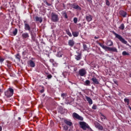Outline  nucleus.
<instances>
[{
    "mask_svg": "<svg viewBox=\"0 0 131 131\" xmlns=\"http://www.w3.org/2000/svg\"><path fill=\"white\" fill-rule=\"evenodd\" d=\"M112 32L115 36V37H116V38H118V39L120 41H121L122 43H124V45H126L128 47H130V46H129V44L127 43V41L125 40V39H124V38H123L122 36L115 33L114 31H113Z\"/></svg>",
    "mask_w": 131,
    "mask_h": 131,
    "instance_id": "nucleus-1",
    "label": "nucleus"
},
{
    "mask_svg": "<svg viewBox=\"0 0 131 131\" xmlns=\"http://www.w3.org/2000/svg\"><path fill=\"white\" fill-rule=\"evenodd\" d=\"M14 95V90L12 88H9L5 92V95L7 98H11Z\"/></svg>",
    "mask_w": 131,
    "mask_h": 131,
    "instance_id": "nucleus-2",
    "label": "nucleus"
},
{
    "mask_svg": "<svg viewBox=\"0 0 131 131\" xmlns=\"http://www.w3.org/2000/svg\"><path fill=\"white\" fill-rule=\"evenodd\" d=\"M79 124L80 125L81 128L83 129L84 130H86L87 128H90V126L88 123L85 122H80Z\"/></svg>",
    "mask_w": 131,
    "mask_h": 131,
    "instance_id": "nucleus-3",
    "label": "nucleus"
},
{
    "mask_svg": "<svg viewBox=\"0 0 131 131\" xmlns=\"http://www.w3.org/2000/svg\"><path fill=\"white\" fill-rule=\"evenodd\" d=\"M51 20L53 22H58L59 21V17L58 15L52 13L51 14Z\"/></svg>",
    "mask_w": 131,
    "mask_h": 131,
    "instance_id": "nucleus-4",
    "label": "nucleus"
},
{
    "mask_svg": "<svg viewBox=\"0 0 131 131\" xmlns=\"http://www.w3.org/2000/svg\"><path fill=\"white\" fill-rule=\"evenodd\" d=\"M78 73L80 76H85L86 75V70L83 68L79 70Z\"/></svg>",
    "mask_w": 131,
    "mask_h": 131,
    "instance_id": "nucleus-5",
    "label": "nucleus"
},
{
    "mask_svg": "<svg viewBox=\"0 0 131 131\" xmlns=\"http://www.w3.org/2000/svg\"><path fill=\"white\" fill-rule=\"evenodd\" d=\"M73 118H76V119H78V120H80L81 121L83 120V117L79 116V115L76 113H73Z\"/></svg>",
    "mask_w": 131,
    "mask_h": 131,
    "instance_id": "nucleus-6",
    "label": "nucleus"
},
{
    "mask_svg": "<svg viewBox=\"0 0 131 131\" xmlns=\"http://www.w3.org/2000/svg\"><path fill=\"white\" fill-rule=\"evenodd\" d=\"M24 25H25V30H28V31H30L31 28H30V26L28 24L27 21L24 20Z\"/></svg>",
    "mask_w": 131,
    "mask_h": 131,
    "instance_id": "nucleus-7",
    "label": "nucleus"
},
{
    "mask_svg": "<svg viewBox=\"0 0 131 131\" xmlns=\"http://www.w3.org/2000/svg\"><path fill=\"white\" fill-rule=\"evenodd\" d=\"M28 65L29 67L34 68V67H35V62L33 61L32 60H30L28 61Z\"/></svg>",
    "mask_w": 131,
    "mask_h": 131,
    "instance_id": "nucleus-8",
    "label": "nucleus"
},
{
    "mask_svg": "<svg viewBox=\"0 0 131 131\" xmlns=\"http://www.w3.org/2000/svg\"><path fill=\"white\" fill-rule=\"evenodd\" d=\"M85 19L88 22H91L92 20H93V17L92 15L89 14L88 15H86Z\"/></svg>",
    "mask_w": 131,
    "mask_h": 131,
    "instance_id": "nucleus-9",
    "label": "nucleus"
},
{
    "mask_svg": "<svg viewBox=\"0 0 131 131\" xmlns=\"http://www.w3.org/2000/svg\"><path fill=\"white\" fill-rule=\"evenodd\" d=\"M75 59L77 60V61H79L81 60V54L80 53H78V55H75Z\"/></svg>",
    "mask_w": 131,
    "mask_h": 131,
    "instance_id": "nucleus-10",
    "label": "nucleus"
},
{
    "mask_svg": "<svg viewBox=\"0 0 131 131\" xmlns=\"http://www.w3.org/2000/svg\"><path fill=\"white\" fill-rule=\"evenodd\" d=\"M120 15H121V16H122L123 18H125V17H126V15H127V13H126V12L123 10H121L120 11Z\"/></svg>",
    "mask_w": 131,
    "mask_h": 131,
    "instance_id": "nucleus-11",
    "label": "nucleus"
},
{
    "mask_svg": "<svg viewBox=\"0 0 131 131\" xmlns=\"http://www.w3.org/2000/svg\"><path fill=\"white\" fill-rule=\"evenodd\" d=\"M97 128H98L99 130H105V128L104 129V127L102 126V125L100 124H98L96 125Z\"/></svg>",
    "mask_w": 131,
    "mask_h": 131,
    "instance_id": "nucleus-12",
    "label": "nucleus"
},
{
    "mask_svg": "<svg viewBox=\"0 0 131 131\" xmlns=\"http://www.w3.org/2000/svg\"><path fill=\"white\" fill-rule=\"evenodd\" d=\"M21 36L24 39L28 38L29 37V34L27 32H25L22 34Z\"/></svg>",
    "mask_w": 131,
    "mask_h": 131,
    "instance_id": "nucleus-13",
    "label": "nucleus"
},
{
    "mask_svg": "<svg viewBox=\"0 0 131 131\" xmlns=\"http://www.w3.org/2000/svg\"><path fill=\"white\" fill-rule=\"evenodd\" d=\"M85 99L88 103L90 104V105L93 104V100H92L91 98L86 96Z\"/></svg>",
    "mask_w": 131,
    "mask_h": 131,
    "instance_id": "nucleus-14",
    "label": "nucleus"
},
{
    "mask_svg": "<svg viewBox=\"0 0 131 131\" xmlns=\"http://www.w3.org/2000/svg\"><path fill=\"white\" fill-rule=\"evenodd\" d=\"M91 80L94 82V84H99V81L96 77H93L91 79Z\"/></svg>",
    "mask_w": 131,
    "mask_h": 131,
    "instance_id": "nucleus-15",
    "label": "nucleus"
},
{
    "mask_svg": "<svg viewBox=\"0 0 131 131\" xmlns=\"http://www.w3.org/2000/svg\"><path fill=\"white\" fill-rule=\"evenodd\" d=\"M73 9H75V10H79L80 11V10H81V8H80V7H79V6H78V5L76 4H74L73 5Z\"/></svg>",
    "mask_w": 131,
    "mask_h": 131,
    "instance_id": "nucleus-16",
    "label": "nucleus"
},
{
    "mask_svg": "<svg viewBox=\"0 0 131 131\" xmlns=\"http://www.w3.org/2000/svg\"><path fill=\"white\" fill-rule=\"evenodd\" d=\"M35 21H36L37 22H40V23H41V22H42V17H39L38 16H36L35 17Z\"/></svg>",
    "mask_w": 131,
    "mask_h": 131,
    "instance_id": "nucleus-17",
    "label": "nucleus"
},
{
    "mask_svg": "<svg viewBox=\"0 0 131 131\" xmlns=\"http://www.w3.org/2000/svg\"><path fill=\"white\" fill-rule=\"evenodd\" d=\"M84 85H86V86H91V81L89 80H86L84 82Z\"/></svg>",
    "mask_w": 131,
    "mask_h": 131,
    "instance_id": "nucleus-18",
    "label": "nucleus"
},
{
    "mask_svg": "<svg viewBox=\"0 0 131 131\" xmlns=\"http://www.w3.org/2000/svg\"><path fill=\"white\" fill-rule=\"evenodd\" d=\"M64 122L66 123V124H67V125H69V126H71V125H72V122L67 120H64Z\"/></svg>",
    "mask_w": 131,
    "mask_h": 131,
    "instance_id": "nucleus-19",
    "label": "nucleus"
},
{
    "mask_svg": "<svg viewBox=\"0 0 131 131\" xmlns=\"http://www.w3.org/2000/svg\"><path fill=\"white\" fill-rule=\"evenodd\" d=\"M106 45L108 46V47H112V46H113V42L111 40H108L106 43Z\"/></svg>",
    "mask_w": 131,
    "mask_h": 131,
    "instance_id": "nucleus-20",
    "label": "nucleus"
},
{
    "mask_svg": "<svg viewBox=\"0 0 131 131\" xmlns=\"http://www.w3.org/2000/svg\"><path fill=\"white\" fill-rule=\"evenodd\" d=\"M68 43L69 45L70 46V47H73V46H74V41H73V40H70Z\"/></svg>",
    "mask_w": 131,
    "mask_h": 131,
    "instance_id": "nucleus-21",
    "label": "nucleus"
},
{
    "mask_svg": "<svg viewBox=\"0 0 131 131\" xmlns=\"http://www.w3.org/2000/svg\"><path fill=\"white\" fill-rule=\"evenodd\" d=\"M72 34L74 37H77L79 35V33H78V32H73Z\"/></svg>",
    "mask_w": 131,
    "mask_h": 131,
    "instance_id": "nucleus-22",
    "label": "nucleus"
},
{
    "mask_svg": "<svg viewBox=\"0 0 131 131\" xmlns=\"http://www.w3.org/2000/svg\"><path fill=\"white\" fill-rule=\"evenodd\" d=\"M56 56H57V57H58L59 58H61V57H62L63 56V52H58Z\"/></svg>",
    "mask_w": 131,
    "mask_h": 131,
    "instance_id": "nucleus-23",
    "label": "nucleus"
},
{
    "mask_svg": "<svg viewBox=\"0 0 131 131\" xmlns=\"http://www.w3.org/2000/svg\"><path fill=\"white\" fill-rule=\"evenodd\" d=\"M66 33L70 36V37H72V34H71V32L69 31V30H66Z\"/></svg>",
    "mask_w": 131,
    "mask_h": 131,
    "instance_id": "nucleus-24",
    "label": "nucleus"
},
{
    "mask_svg": "<svg viewBox=\"0 0 131 131\" xmlns=\"http://www.w3.org/2000/svg\"><path fill=\"white\" fill-rule=\"evenodd\" d=\"M112 52H114L115 53H118L117 49L115 47L112 48Z\"/></svg>",
    "mask_w": 131,
    "mask_h": 131,
    "instance_id": "nucleus-25",
    "label": "nucleus"
},
{
    "mask_svg": "<svg viewBox=\"0 0 131 131\" xmlns=\"http://www.w3.org/2000/svg\"><path fill=\"white\" fill-rule=\"evenodd\" d=\"M119 29H121V30H124V24H122L119 27Z\"/></svg>",
    "mask_w": 131,
    "mask_h": 131,
    "instance_id": "nucleus-26",
    "label": "nucleus"
},
{
    "mask_svg": "<svg viewBox=\"0 0 131 131\" xmlns=\"http://www.w3.org/2000/svg\"><path fill=\"white\" fill-rule=\"evenodd\" d=\"M16 59L20 61V59H21V56H20V54H17L15 55Z\"/></svg>",
    "mask_w": 131,
    "mask_h": 131,
    "instance_id": "nucleus-27",
    "label": "nucleus"
},
{
    "mask_svg": "<svg viewBox=\"0 0 131 131\" xmlns=\"http://www.w3.org/2000/svg\"><path fill=\"white\" fill-rule=\"evenodd\" d=\"M122 55H123V56H128L129 54L127 53L126 51H123L122 53Z\"/></svg>",
    "mask_w": 131,
    "mask_h": 131,
    "instance_id": "nucleus-28",
    "label": "nucleus"
},
{
    "mask_svg": "<svg viewBox=\"0 0 131 131\" xmlns=\"http://www.w3.org/2000/svg\"><path fill=\"white\" fill-rule=\"evenodd\" d=\"M17 32H18V30L17 29H15L14 31H13V35H16Z\"/></svg>",
    "mask_w": 131,
    "mask_h": 131,
    "instance_id": "nucleus-29",
    "label": "nucleus"
},
{
    "mask_svg": "<svg viewBox=\"0 0 131 131\" xmlns=\"http://www.w3.org/2000/svg\"><path fill=\"white\" fill-rule=\"evenodd\" d=\"M62 14L64 16L65 19H67V18H68V16H67V13H66V12H63Z\"/></svg>",
    "mask_w": 131,
    "mask_h": 131,
    "instance_id": "nucleus-30",
    "label": "nucleus"
},
{
    "mask_svg": "<svg viewBox=\"0 0 131 131\" xmlns=\"http://www.w3.org/2000/svg\"><path fill=\"white\" fill-rule=\"evenodd\" d=\"M61 97L63 99H66V97H67V95L66 94L63 93L61 94Z\"/></svg>",
    "mask_w": 131,
    "mask_h": 131,
    "instance_id": "nucleus-31",
    "label": "nucleus"
},
{
    "mask_svg": "<svg viewBox=\"0 0 131 131\" xmlns=\"http://www.w3.org/2000/svg\"><path fill=\"white\" fill-rule=\"evenodd\" d=\"M83 49H84V50L85 51H87L88 50V47H86V45L83 44Z\"/></svg>",
    "mask_w": 131,
    "mask_h": 131,
    "instance_id": "nucleus-32",
    "label": "nucleus"
},
{
    "mask_svg": "<svg viewBox=\"0 0 131 131\" xmlns=\"http://www.w3.org/2000/svg\"><path fill=\"white\" fill-rule=\"evenodd\" d=\"M124 102H125V103H129V99L127 98H125L124 99Z\"/></svg>",
    "mask_w": 131,
    "mask_h": 131,
    "instance_id": "nucleus-33",
    "label": "nucleus"
},
{
    "mask_svg": "<svg viewBox=\"0 0 131 131\" xmlns=\"http://www.w3.org/2000/svg\"><path fill=\"white\" fill-rule=\"evenodd\" d=\"M74 23L76 24V23H77V21H78V19L76 17L74 18L73 19Z\"/></svg>",
    "mask_w": 131,
    "mask_h": 131,
    "instance_id": "nucleus-34",
    "label": "nucleus"
},
{
    "mask_svg": "<svg viewBox=\"0 0 131 131\" xmlns=\"http://www.w3.org/2000/svg\"><path fill=\"white\" fill-rule=\"evenodd\" d=\"M112 48L106 47V50L111 51L112 52Z\"/></svg>",
    "mask_w": 131,
    "mask_h": 131,
    "instance_id": "nucleus-35",
    "label": "nucleus"
},
{
    "mask_svg": "<svg viewBox=\"0 0 131 131\" xmlns=\"http://www.w3.org/2000/svg\"><path fill=\"white\" fill-rule=\"evenodd\" d=\"M5 61V58L3 57H0V63H3Z\"/></svg>",
    "mask_w": 131,
    "mask_h": 131,
    "instance_id": "nucleus-36",
    "label": "nucleus"
},
{
    "mask_svg": "<svg viewBox=\"0 0 131 131\" xmlns=\"http://www.w3.org/2000/svg\"><path fill=\"white\" fill-rule=\"evenodd\" d=\"M106 5L108 6H110V2H109V1L106 0Z\"/></svg>",
    "mask_w": 131,
    "mask_h": 131,
    "instance_id": "nucleus-37",
    "label": "nucleus"
},
{
    "mask_svg": "<svg viewBox=\"0 0 131 131\" xmlns=\"http://www.w3.org/2000/svg\"><path fill=\"white\" fill-rule=\"evenodd\" d=\"M92 109L96 110V109H97V105H96V104H94L92 106Z\"/></svg>",
    "mask_w": 131,
    "mask_h": 131,
    "instance_id": "nucleus-38",
    "label": "nucleus"
},
{
    "mask_svg": "<svg viewBox=\"0 0 131 131\" xmlns=\"http://www.w3.org/2000/svg\"><path fill=\"white\" fill-rule=\"evenodd\" d=\"M101 118L102 120H103V119H106V117L105 116H104L103 115H101Z\"/></svg>",
    "mask_w": 131,
    "mask_h": 131,
    "instance_id": "nucleus-39",
    "label": "nucleus"
},
{
    "mask_svg": "<svg viewBox=\"0 0 131 131\" xmlns=\"http://www.w3.org/2000/svg\"><path fill=\"white\" fill-rule=\"evenodd\" d=\"M32 41H35V37L34 36H32Z\"/></svg>",
    "mask_w": 131,
    "mask_h": 131,
    "instance_id": "nucleus-40",
    "label": "nucleus"
},
{
    "mask_svg": "<svg viewBox=\"0 0 131 131\" xmlns=\"http://www.w3.org/2000/svg\"><path fill=\"white\" fill-rule=\"evenodd\" d=\"M53 65L54 66V67H57L58 66V63L57 62H55V61L53 63Z\"/></svg>",
    "mask_w": 131,
    "mask_h": 131,
    "instance_id": "nucleus-41",
    "label": "nucleus"
},
{
    "mask_svg": "<svg viewBox=\"0 0 131 131\" xmlns=\"http://www.w3.org/2000/svg\"><path fill=\"white\" fill-rule=\"evenodd\" d=\"M47 77H48V79H51L52 77V75H51V74L48 75Z\"/></svg>",
    "mask_w": 131,
    "mask_h": 131,
    "instance_id": "nucleus-42",
    "label": "nucleus"
},
{
    "mask_svg": "<svg viewBox=\"0 0 131 131\" xmlns=\"http://www.w3.org/2000/svg\"><path fill=\"white\" fill-rule=\"evenodd\" d=\"M101 48H102V49H103L104 50H106V48H107V46H104V45H103L102 46H101Z\"/></svg>",
    "mask_w": 131,
    "mask_h": 131,
    "instance_id": "nucleus-43",
    "label": "nucleus"
},
{
    "mask_svg": "<svg viewBox=\"0 0 131 131\" xmlns=\"http://www.w3.org/2000/svg\"><path fill=\"white\" fill-rule=\"evenodd\" d=\"M50 61L51 63H52V64L55 62V60L53 59H51Z\"/></svg>",
    "mask_w": 131,
    "mask_h": 131,
    "instance_id": "nucleus-44",
    "label": "nucleus"
},
{
    "mask_svg": "<svg viewBox=\"0 0 131 131\" xmlns=\"http://www.w3.org/2000/svg\"><path fill=\"white\" fill-rule=\"evenodd\" d=\"M87 1H88L89 3H90V4H91L92 3H93V1H92V0H87Z\"/></svg>",
    "mask_w": 131,
    "mask_h": 131,
    "instance_id": "nucleus-45",
    "label": "nucleus"
},
{
    "mask_svg": "<svg viewBox=\"0 0 131 131\" xmlns=\"http://www.w3.org/2000/svg\"><path fill=\"white\" fill-rule=\"evenodd\" d=\"M40 93H42L45 92V90H43V89H42L41 90H40Z\"/></svg>",
    "mask_w": 131,
    "mask_h": 131,
    "instance_id": "nucleus-46",
    "label": "nucleus"
},
{
    "mask_svg": "<svg viewBox=\"0 0 131 131\" xmlns=\"http://www.w3.org/2000/svg\"><path fill=\"white\" fill-rule=\"evenodd\" d=\"M114 83H115V84H117V81L114 80Z\"/></svg>",
    "mask_w": 131,
    "mask_h": 131,
    "instance_id": "nucleus-47",
    "label": "nucleus"
},
{
    "mask_svg": "<svg viewBox=\"0 0 131 131\" xmlns=\"http://www.w3.org/2000/svg\"><path fill=\"white\" fill-rule=\"evenodd\" d=\"M77 70V68H74V71H76Z\"/></svg>",
    "mask_w": 131,
    "mask_h": 131,
    "instance_id": "nucleus-48",
    "label": "nucleus"
},
{
    "mask_svg": "<svg viewBox=\"0 0 131 131\" xmlns=\"http://www.w3.org/2000/svg\"><path fill=\"white\" fill-rule=\"evenodd\" d=\"M99 45L100 47H101L103 46V44H102L101 43H99Z\"/></svg>",
    "mask_w": 131,
    "mask_h": 131,
    "instance_id": "nucleus-49",
    "label": "nucleus"
},
{
    "mask_svg": "<svg viewBox=\"0 0 131 131\" xmlns=\"http://www.w3.org/2000/svg\"><path fill=\"white\" fill-rule=\"evenodd\" d=\"M64 129H68V127L65 126V127H64Z\"/></svg>",
    "mask_w": 131,
    "mask_h": 131,
    "instance_id": "nucleus-50",
    "label": "nucleus"
},
{
    "mask_svg": "<svg viewBox=\"0 0 131 131\" xmlns=\"http://www.w3.org/2000/svg\"><path fill=\"white\" fill-rule=\"evenodd\" d=\"M79 65H81V66H83V64H81L80 63H79Z\"/></svg>",
    "mask_w": 131,
    "mask_h": 131,
    "instance_id": "nucleus-51",
    "label": "nucleus"
},
{
    "mask_svg": "<svg viewBox=\"0 0 131 131\" xmlns=\"http://www.w3.org/2000/svg\"><path fill=\"white\" fill-rule=\"evenodd\" d=\"M95 38L96 39H98L99 38V37H95Z\"/></svg>",
    "mask_w": 131,
    "mask_h": 131,
    "instance_id": "nucleus-52",
    "label": "nucleus"
},
{
    "mask_svg": "<svg viewBox=\"0 0 131 131\" xmlns=\"http://www.w3.org/2000/svg\"><path fill=\"white\" fill-rule=\"evenodd\" d=\"M0 131H2V127L0 126Z\"/></svg>",
    "mask_w": 131,
    "mask_h": 131,
    "instance_id": "nucleus-53",
    "label": "nucleus"
},
{
    "mask_svg": "<svg viewBox=\"0 0 131 131\" xmlns=\"http://www.w3.org/2000/svg\"><path fill=\"white\" fill-rule=\"evenodd\" d=\"M129 104V102H127V105H128Z\"/></svg>",
    "mask_w": 131,
    "mask_h": 131,
    "instance_id": "nucleus-54",
    "label": "nucleus"
},
{
    "mask_svg": "<svg viewBox=\"0 0 131 131\" xmlns=\"http://www.w3.org/2000/svg\"><path fill=\"white\" fill-rule=\"evenodd\" d=\"M129 108L130 109V110H131V107H130V106H129Z\"/></svg>",
    "mask_w": 131,
    "mask_h": 131,
    "instance_id": "nucleus-55",
    "label": "nucleus"
},
{
    "mask_svg": "<svg viewBox=\"0 0 131 131\" xmlns=\"http://www.w3.org/2000/svg\"><path fill=\"white\" fill-rule=\"evenodd\" d=\"M76 53H77V54H78L79 52H78V51H77Z\"/></svg>",
    "mask_w": 131,
    "mask_h": 131,
    "instance_id": "nucleus-56",
    "label": "nucleus"
},
{
    "mask_svg": "<svg viewBox=\"0 0 131 131\" xmlns=\"http://www.w3.org/2000/svg\"><path fill=\"white\" fill-rule=\"evenodd\" d=\"M47 5H48V6H50V4H47Z\"/></svg>",
    "mask_w": 131,
    "mask_h": 131,
    "instance_id": "nucleus-57",
    "label": "nucleus"
},
{
    "mask_svg": "<svg viewBox=\"0 0 131 131\" xmlns=\"http://www.w3.org/2000/svg\"><path fill=\"white\" fill-rule=\"evenodd\" d=\"M0 92H2V90H0Z\"/></svg>",
    "mask_w": 131,
    "mask_h": 131,
    "instance_id": "nucleus-58",
    "label": "nucleus"
},
{
    "mask_svg": "<svg viewBox=\"0 0 131 131\" xmlns=\"http://www.w3.org/2000/svg\"><path fill=\"white\" fill-rule=\"evenodd\" d=\"M18 119H21V118H18Z\"/></svg>",
    "mask_w": 131,
    "mask_h": 131,
    "instance_id": "nucleus-59",
    "label": "nucleus"
}]
</instances>
